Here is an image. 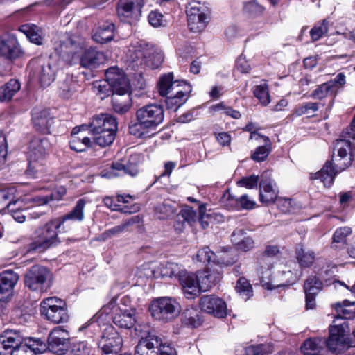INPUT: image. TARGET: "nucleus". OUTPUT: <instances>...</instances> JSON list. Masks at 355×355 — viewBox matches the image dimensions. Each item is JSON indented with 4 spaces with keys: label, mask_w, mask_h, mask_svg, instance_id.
Instances as JSON below:
<instances>
[{
    "label": "nucleus",
    "mask_w": 355,
    "mask_h": 355,
    "mask_svg": "<svg viewBox=\"0 0 355 355\" xmlns=\"http://www.w3.org/2000/svg\"><path fill=\"white\" fill-rule=\"evenodd\" d=\"M105 76L112 86L113 94H129V81L125 75L117 67H112L107 69Z\"/></svg>",
    "instance_id": "16"
},
{
    "label": "nucleus",
    "mask_w": 355,
    "mask_h": 355,
    "mask_svg": "<svg viewBox=\"0 0 355 355\" xmlns=\"http://www.w3.org/2000/svg\"><path fill=\"white\" fill-rule=\"evenodd\" d=\"M172 89L175 90L166 96L165 101L168 109L176 111L187 101L191 88L189 84L183 83V85H174Z\"/></svg>",
    "instance_id": "18"
},
{
    "label": "nucleus",
    "mask_w": 355,
    "mask_h": 355,
    "mask_svg": "<svg viewBox=\"0 0 355 355\" xmlns=\"http://www.w3.org/2000/svg\"><path fill=\"white\" fill-rule=\"evenodd\" d=\"M342 137L334 144L331 161H327L321 170L311 175L312 179L320 180L327 187L332 185L336 174L351 166L353 161L349 139H355V133L343 132Z\"/></svg>",
    "instance_id": "1"
},
{
    "label": "nucleus",
    "mask_w": 355,
    "mask_h": 355,
    "mask_svg": "<svg viewBox=\"0 0 355 355\" xmlns=\"http://www.w3.org/2000/svg\"><path fill=\"white\" fill-rule=\"evenodd\" d=\"M155 214L161 220L167 219L175 214V209L171 204L163 202L155 207Z\"/></svg>",
    "instance_id": "56"
},
{
    "label": "nucleus",
    "mask_w": 355,
    "mask_h": 355,
    "mask_svg": "<svg viewBox=\"0 0 355 355\" xmlns=\"http://www.w3.org/2000/svg\"><path fill=\"white\" fill-rule=\"evenodd\" d=\"M86 205L85 199H79L73 209L62 217L55 218L58 226L64 225L68 221L82 222L84 220V209Z\"/></svg>",
    "instance_id": "30"
},
{
    "label": "nucleus",
    "mask_w": 355,
    "mask_h": 355,
    "mask_svg": "<svg viewBox=\"0 0 355 355\" xmlns=\"http://www.w3.org/2000/svg\"><path fill=\"white\" fill-rule=\"evenodd\" d=\"M254 95L263 106L268 105L270 102L268 87L265 83L256 86Z\"/></svg>",
    "instance_id": "54"
},
{
    "label": "nucleus",
    "mask_w": 355,
    "mask_h": 355,
    "mask_svg": "<svg viewBox=\"0 0 355 355\" xmlns=\"http://www.w3.org/2000/svg\"><path fill=\"white\" fill-rule=\"evenodd\" d=\"M257 272L261 279L262 286L268 290H272L280 286L292 284L298 279L296 275L293 277V272L290 270L281 273V282L275 279L273 280L270 279L271 272L268 267L263 268V266H261L257 269Z\"/></svg>",
    "instance_id": "13"
},
{
    "label": "nucleus",
    "mask_w": 355,
    "mask_h": 355,
    "mask_svg": "<svg viewBox=\"0 0 355 355\" xmlns=\"http://www.w3.org/2000/svg\"><path fill=\"white\" fill-rule=\"evenodd\" d=\"M123 338L112 326L106 327L98 341V347L101 355H114L122 348Z\"/></svg>",
    "instance_id": "10"
},
{
    "label": "nucleus",
    "mask_w": 355,
    "mask_h": 355,
    "mask_svg": "<svg viewBox=\"0 0 355 355\" xmlns=\"http://www.w3.org/2000/svg\"><path fill=\"white\" fill-rule=\"evenodd\" d=\"M22 53L17 38L13 35H6L0 37V55L8 59L15 60Z\"/></svg>",
    "instance_id": "22"
},
{
    "label": "nucleus",
    "mask_w": 355,
    "mask_h": 355,
    "mask_svg": "<svg viewBox=\"0 0 355 355\" xmlns=\"http://www.w3.org/2000/svg\"><path fill=\"white\" fill-rule=\"evenodd\" d=\"M144 0H119L116 6L118 16L122 21L131 23L141 15Z\"/></svg>",
    "instance_id": "12"
},
{
    "label": "nucleus",
    "mask_w": 355,
    "mask_h": 355,
    "mask_svg": "<svg viewBox=\"0 0 355 355\" xmlns=\"http://www.w3.org/2000/svg\"><path fill=\"white\" fill-rule=\"evenodd\" d=\"M207 16L201 17L200 16H193L187 17L188 26L190 30L194 33H198L203 31L207 23Z\"/></svg>",
    "instance_id": "53"
},
{
    "label": "nucleus",
    "mask_w": 355,
    "mask_h": 355,
    "mask_svg": "<svg viewBox=\"0 0 355 355\" xmlns=\"http://www.w3.org/2000/svg\"><path fill=\"white\" fill-rule=\"evenodd\" d=\"M232 243L241 250L248 251L254 247L253 239L247 236L241 229L236 230L232 234Z\"/></svg>",
    "instance_id": "35"
},
{
    "label": "nucleus",
    "mask_w": 355,
    "mask_h": 355,
    "mask_svg": "<svg viewBox=\"0 0 355 355\" xmlns=\"http://www.w3.org/2000/svg\"><path fill=\"white\" fill-rule=\"evenodd\" d=\"M40 311L42 316L54 324L67 322L69 320L66 303L57 297L44 299L40 303Z\"/></svg>",
    "instance_id": "6"
},
{
    "label": "nucleus",
    "mask_w": 355,
    "mask_h": 355,
    "mask_svg": "<svg viewBox=\"0 0 355 355\" xmlns=\"http://www.w3.org/2000/svg\"><path fill=\"white\" fill-rule=\"evenodd\" d=\"M93 136L94 142L101 147H106L112 144L115 139L116 131H94L90 132Z\"/></svg>",
    "instance_id": "42"
},
{
    "label": "nucleus",
    "mask_w": 355,
    "mask_h": 355,
    "mask_svg": "<svg viewBox=\"0 0 355 355\" xmlns=\"http://www.w3.org/2000/svg\"><path fill=\"white\" fill-rule=\"evenodd\" d=\"M164 118V109L160 105L153 103L144 105L136 112V121L129 125V132L142 137L161 124Z\"/></svg>",
    "instance_id": "2"
},
{
    "label": "nucleus",
    "mask_w": 355,
    "mask_h": 355,
    "mask_svg": "<svg viewBox=\"0 0 355 355\" xmlns=\"http://www.w3.org/2000/svg\"><path fill=\"white\" fill-rule=\"evenodd\" d=\"M272 352L268 344L252 345L245 348V355H268Z\"/></svg>",
    "instance_id": "58"
},
{
    "label": "nucleus",
    "mask_w": 355,
    "mask_h": 355,
    "mask_svg": "<svg viewBox=\"0 0 355 355\" xmlns=\"http://www.w3.org/2000/svg\"><path fill=\"white\" fill-rule=\"evenodd\" d=\"M19 31L26 35L29 40L37 45L42 43L40 29L34 24H24L20 26Z\"/></svg>",
    "instance_id": "44"
},
{
    "label": "nucleus",
    "mask_w": 355,
    "mask_h": 355,
    "mask_svg": "<svg viewBox=\"0 0 355 355\" xmlns=\"http://www.w3.org/2000/svg\"><path fill=\"white\" fill-rule=\"evenodd\" d=\"M325 339L320 337L306 339L301 346V351L304 355H315L323 349Z\"/></svg>",
    "instance_id": "38"
},
{
    "label": "nucleus",
    "mask_w": 355,
    "mask_h": 355,
    "mask_svg": "<svg viewBox=\"0 0 355 355\" xmlns=\"http://www.w3.org/2000/svg\"><path fill=\"white\" fill-rule=\"evenodd\" d=\"M236 290L245 300L252 296V287L248 279L240 277L236 282Z\"/></svg>",
    "instance_id": "51"
},
{
    "label": "nucleus",
    "mask_w": 355,
    "mask_h": 355,
    "mask_svg": "<svg viewBox=\"0 0 355 355\" xmlns=\"http://www.w3.org/2000/svg\"><path fill=\"white\" fill-rule=\"evenodd\" d=\"M80 88L77 78L73 75H67L66 78L60 83L59 89L60 95L65 98H70Z\"/></svg>",
    "instance_id": "36"
},
{
    "label": "nucleus",
    "mask_w": 355,
    "mask_h": 355,
    "mask_svg": "<svg viewBox=\"0 0 355 355\" xmlns=\"http://www.w3.org/2000/svg\"><path fill=\"white\" fill-rule=\"evenodd\" d=\"M114 29L113 23L105 22L95 30L92 38L97 43L105 44L114 38Z\"/></svg>",
    "instance_id": "32"
},
{
    "label": "nucleus",
    "mask_w": 355,
    "mask_h": 355,
    "mask_svg": "<svg viewBox=\"0 0 355 355\" xmlns=\"http://www.w3.org/2000/svg\"><path fill=\"white\" fill-rule=\"evenodd\" d=\"M30 350L32 351L33 355L36 354H42L47 349L46 344L40 338H28L24 343Z\"/></svg>",
    "instance_id": "57"
},
{
    "label": "nucleus",
    "mask_w": 355,
    "mask_h": 355,
    "mask_svg": "<svg viewBox=\"0 0 355 355\" xmlns=\"http://www.w3.org/2000/svg\"><path fill=\"white\" fill-rule=\"evenodd\" d=\"M209 12L207 8L201 5L199 2H191L189 4V7L187 10V17L193 16H200L205 17V15H208Z\"/></svg>",
    "instance_id": "59"
},
{
    "label": "nucleus",
    "mask_w": 355,
    "mask_h": 355,
    "mask_svg": "<svg viewBox=\"0 0 355 355\" xmlns=\"http://www.w3.org/2000/svg\"><path fill=\"white\" fill-rule=\"evenodd\" d=\"M92 348L85 342L73 343L71 347L69 355H90Z\"/></svg>",
    "instance_id": "61"
},
{
    "label": "nucleus",
    "mask_w": 355,
    "mask_h": 355,
    "mask_svg": "<svg viewBox=\"0 0 355 355\" xmlns=\"http://www.w3.org/2000/svg\"><path fill=\"white\" fill-rule=\"evenodd\" d=\"M322 283L316 276H309L304 284L306 295V306L312 309L315 306V296L322 290Z\"/></svg>",
    "instance_id": "24"
},
{
    "label": "nucleus",
    "mask_w": 355,
    "mask_h": 355,
    "mask_svg": "<svg viewBox=\"0 0 355 355\" xmlns=\"http://www.w3.org/2000/svg\"><path fill=\"white\" fill-rule=\"evenodd\" d=\"M328 32V22L324 19L317 23L310 31L309 33L313 42L319 40Z\"/></svg>",
    "instance_id": "55"
},
{
    "label": "nucleus",
    "mask_w": 355,
    "mask_h": 355,
    "mask_svg": "<svg viewBox=\"0 0 355 355\" xmlns=\"http://www.w3.org/2000/svg\"><path fill=\"white\" fill-rule=\"evenodd\" d=\"M153 52L147 54V58H145L144 66H146L151 69L158 68L163 62V55L161 52L157 51L152 46Z\"/></svg>",
    "instance_id": "52"
},
{
    "label": "nucleus",
    "mask_w": 355,
    "mask_h": 355,
    "mask_svg": "<svg viewBox=\"0 0 355 355\" xmlns=\"http://www.w3.org/2000/svg\"><path fill=\"white\" fill-rule=\"evenodd\" d=\"M112 106L116 112L119 114L126 113L131 107L130 94H113Z\"/></svg>",
    "instance_id": "40"
},
{
    "label": "nucleus",
    "mask_w": 355,
    "mask_h": 355,
    "mask_svg": "<svg viewBox=\"0 0 355 355\" xmlns=\"http://www.w3.org/2000/svg\"><path fill=\"white\" fill-rule=\"evenodd\" d=\"M138 167L135 163L129 162L127 164L116 162L112 163L108 170L102 172V177L112 178L114 177L128 174L135 176L138 173Z\"/></svg>",
    "instance_id": "26"
},
{
    "label": "nucleus",
    "mask_w": 355,
    "mask_h": 355,
    "mask_svg": "<svg viewBox=\"0 0 355 355\" xmlns=\"http://www.w3.org/2000/svg\"><path fill=\"white\" fill-rule=\"evenodd\" d=\"M352 234V229L349 227L338 228L334 235L331 245V248L337 249L346 243L347 237Z\"/></svg>",
    "instance_id": "47"
},
{
    "label": "nucleus",
    "mask_w": 355,
    "mask_h": 355,
    "mask_svg": "<svg viewBox=\"0 0 355 355\" xmlns=\"http://www.w3.org/2000/svg\"><path fill=\"white\" fill-rule=\"evenodd\" d=\"M184 270L181 269L180 266L175 263L168 262L166 264H162L159 267V272L162 277H178L179 278L180 275Z\"/></svg>",
    "instance_id": "50"
},
{
    "label": "nucleus",
    "mask_w": 355,
    "mask_h": 355,
    "mask_svg": "<svg viewBox=\"0 0 355 355\" xmlns=\"http://www.w3.org/2000/svg\"><path fill=\"white\" fill-rule=\"evenodd\" d=\"M53 275L46 268L33 266L25 275L24 284L33 291L45 292L52 286Z\"/></svg>",
    "instance_id": "7"
},
{
    "label": "nucleus",
    "mask_w": 355,
    "mask_h": 355,
    "mask_svg": "<svg viewBox=\"0 0 355 355\" xmlns=\"http://www.w3.org/2000/svg\"><path fill=\"white\" fill-rule=\"evenodd\" d=\"M334 320V324L329 327V336L325 340V345L328 349L334 353L340 352L343 347V337L349 331L348 323L345 321L338 322Z\"/></svg>",
    "instance_id": "11"
},
{
    "label": "nucleus",
    "mask_w": 355,
    "mask_h": 355,
    "mask_svg": "<svg viewBox=\"0 0 355 355\" xmlns=\"http://www.w3.org/2000/svg\"><path fill=\"white\" fill-rule=\"evenodd\" d=\"M172 348L162 343L155 334L148 333L141 337L135 347V355H173Z\"/></svg>",
    "instance_id": "8"
},
{
    "label": "nucleus",
    "mask_w": 355,
    "mask_h": 355,
    "mask_svg": "<svg viewBox=\"0 0 355 355\" xmlns=\"http://www.w3.org/2000/svg\"><path fill=\"white\" fill-rule=\"evenodd\" d=\"M149 311L152 317L155 320L167 322L179 315L180 306L175 299L169 297H162L151 302Z\"/></svg>",
    "instance_id": "5"
},
{
    "label": "nucleus",
    "mask_w": 355,
    "mask_h": 355,
    "mask_svg": "<svg viewBox=\"0 0 355 355\" xmlns=\"http://www.w3.org/2000/svg\"><path fill=\"white\" fill-rule=\"evenodd\" d=\"M24 342V338L19 331L5 330L0 335V355L11 354L12 349L17 347Z\"/></svg>",
    "instance_id": "23"
},
{
    "label": "nucleus",
    "mask_w": 355,
    "mask_h": 355,
    "mask_svg": "<svg viewBox=\"0 0 355 355\" xmlns=\"http://www.w3.org/2000/svg\"><path fill=\"white\" fill-rule=\"evenodd\" d=\"M182 291L187 298H194L200 293L197 274L184 270L178 278Z\"/></svg>",
    "instance_id": "21"
},
{
    "label": "nucleus",
    "mask_w": 355,
    "mask_h": 355,
    "mask_svg": "<svg viewBox=\"0 0 355 355\" xmlns=\"http://www.w3.org/2000/svg\"><path fill=\"white\" fill-rule=\"evenodd\" d=\"M223 200L229 202L230 206L236 209H252L254 207L256 202L250 198L248 195L244 194L239 198L232 196L227 191L223 196Z\"/></svg>",
    "instance_id": "31"
},
{
    "label": "nucleus",
    "mask_w": 355,
    "mask_h": 355,
    "mask_svg": "<svg viewBox=\"0 0 355 355\" xmlns=\"http://www.w3.org/2000/svg\"><path fill=\"white\" fill-rule=\"evenodd\" d=\"M83 39L79 35L67 33L55 49L65 62L71 63L83 49Z\"/></svg>",
    "instance_id": "9"
},
{
    "label": "nucleus",
    "mask_w": 355,
    "mask_h": 355,
    "mask_svg": "<svg viewBox=\"0 0 355 355\" xmlns=\"http://www.w3.org/2000/svg\"><path fill=\"white\" fill-rule=\"evenodd\" d=\"M182 322L184 324L191 327H199L202 320L198 309L193 307L186 309L182 315Z\"/></svg>",
    "instance_id": "43"
},
{
    "label": "nucleus",
    "mask_w": 355,
    "mask_h": 355,
    "mask_svg": "<svg viewBox=\"0 0 355 355\" xmlns=\"http://www.w3.org/2000/svg\"><path fill=\"white\" fill-rule=\"evenodd\" d=\"M19 280V276L12 270L0 273V293H10Z\"/></svg>",
    "instance_id": "37"
},
{
    "label": "nucleus",
    "mask_w": 355,
    "mask_h": 355,
    "mask_svg": "<svg viewBox=\"0 0 355 355\" xmlns=\"http://www.w3.org/2000/svg\"><path fill=\"white\" fill-rule=\"evenodd\" d=\"M331 88V94L335 95L340 88H343L346 83V77L343 73H338L334 78L328 81Z\"/></svg>",
    "instance_id": "63"
},
{
    "label": "nucleus",
    "mask_w": 355,
    "mask_h": 355,
    "mask_svg": "<svg viewBox=\"0 0 355 355\" xmlns=\"http://www.w3.org/2000/svg\"><path fill=\"white\" fill-rule=\"evenodd\" d=\"M112 309L113 322L119 328L130 329L136 322L135 310L133 309H122L115 306V300L113 299L107 305Z\"/></svg>",
    "instance_id": "15"
},
{
    "label": "nucleus",
    "mask_w": 355,
    "mask_h": 355,
    "mask_svg": "<svg viewBox=\"0 0 355 355\" xmlns=\"http://www.w3.org/2000/svg\"><path fill=\"white\" fill-rule=\"evenodd\" d=\"M33 122L36 130L43 134L50 133L53 118L47 110L35 109L33 111Z\"/></svg>",
    "instance_id": "28"
},
{
    "label": "nucleus",
    "mask_w": 355,
    "mask_h": 355,
    "mask_svg": "<svg viewBox=\"0 0 355 355\" xmlns=\"http://www.w3.org/2000/svg\"><path fill=\"white\" fill-rule=\"evenodd\" d=\"M20 89L18 80L12 79L5 85L0 87V101L6 102L12 99L13 96Z\"/></svg>",
    "instance_id": "41"
},
{
    "label": "nucleus",
    "mask_w": 355,
    "mask_h": 355,
    "mask_svg": "<svg viewBox=\"0 0 355 355\" xmlns=\"http://www.w3.org/2000/svg\"><path fill=\"white\" fill-rule=\"evenodd\" d=\"M59 69L58 60L56 58L50 57L42 64L37 71V78L42 87L49 86L55 79Z\"/></svg>",
    "instance_id": "19"
},
{
    "label": "nucleus",
    "mask_w": 355,
    "mask_h": 355,
    "mask_svg": "<svg viewBox=\"0 0 355 355\" xmlns=\"http://www.w3.org/2000/svg\"><path fill=\"white\" fill-rule=\"evenodd\" d=\"M71 149L76 152H83L91 145V139L80 134V136H73L69 141Z\"/></svg>",
    "instance_id": "48"
},
{
    "label": "nucleus",
    "mask_w": 355,
    "mask_h": 355,
    "mask_svg": "<svg viewBox=\"0 0 355 355\" xmlns=\"http://www.w3.org/2000/svg\"><path fill=\"white\" fill-rule=\"evenodd\" d=\"M215 257V254L209 247H204L200 249L196 254L198 261L203 263L214 262Z\"/></svg>",
    "instance_id": "62"
},
{
    "label": "nucleus",
    "mask_w": 355,
    "mask_h": 355,
    "mask_svg": "<svg viewBox=\"0 0 355 355\" xmlns=\"http://www.w3.org/2000/svg\"><path fill=\"white\" fill-rule=\"evenodd\" d=\"M243 10L245 13L250 15L257 16L263 12V7L259 4L256 1L253 0L245 3Z\"/></svg>",
    "instance_id": "64"
},
{
    "label": "nucleus",
    "mask_w": 355,
    "mask_h": 355,
    "mask_svg": "<svg viewBox=\"0 0 355 355\" xmlns=\"http://www.w3.org/2000/svg\"><path fill=\"white\" fill-rule=\"evenodd\" d=\"M297 259L300 266L309 268L315 261V253L312 251H306L302 247L297 249Z\"/></svg>",
    "instance_id": "49"
},
{
    "label": "nucleus",
    "mask_w": 355,
    "mask_h": 355,
    "mask_svg": "<svg viewBox=\"0 0 355 355\" xmlns=\"http://www.w3.org/2000/svg\"><path fill=\"white\" fill-rule=\"evenodd\" d=\"M94 88L101 99H104L110 94L113 95L112 86L110 84V82L107 81V78H105L104 80L96 83L94 85Z\"/></svg>",
    "instance_id": "60"
},
{
    "label": "nucleus",
    "mask_w": 355,
    "mask_h": 355,
    "mask_svg": "<svg viewBox=\"0 0 355 355\" xmlns=\"http://www.w3.org/2000/svg\"><path fill=\"white\" fill-rule=\"evenodd\" d=\"M263 145L257 147L251 155L252 159L260 162L264 161L271 151V142L267 136H263Z\"/></svg>",
    "instance_id": "45"
},
{
    "label": "nucleus",
    "mask_w": 355,
    "mask_h": 355,
    "mask_svg": "<svg viewBox=\"0 0 355 355\" xmlns=\"http://www.w3.org/2000/svg\"><path fill=\"white\" fill-rule=\"evenodd\" d=\"M136 220L132 218L129 219L121 224L116 225L112 228L105 230L103 232L99 239L101 241H106L113 236H116L123 232L128 227L135 223Z\"/></svg>",
    "instance_id": "46"
},
{
    "label": "nucleus",
    "mask_w": 355,
    "mask_h": 355,
    "mask_svg": "<svg viewBox=\"0 0 355 355\" xmlns=\"http://www.w3.org/2000/svg\"><path fill=\"white\" fill-rule=\"evenodd\" d=\"M50 144L46 138L35 137L29 144L28 150V166L26 171L28 176L37 178L44 171V159Z\"/></svg>",
    "instance_id": "3"
},
{
    "label": "nucleus",
    "mask_w": 355,
    "mask_h": 355,
    "mask_svg": "<svg viewBox=\"0 0 355 355\" xmlns=\"http://www.w3.org/2000/svg\"><path fill=\"white\" fill-rule=\"evenodd\" d=\"M200 292H205L214 286L221 279V275L214 271L205 270L198 272Z\"/></svg>",
    "instance_id": "33"
},
{
    "label": "nucleus",
    "mask_w": 355,
    "mask_h": 355,
    "mask_svg": "<svg viewBox=\"0 0 355 355\" xmlns=\"http://www.w3.org/2000/svg\"><path fill=\"white\" fill-rule=\"evenodd\" d=\"M105 60V55L103 52L90 47L82 53L80 63L84 68L94 69L103 64Z\"/></svg>",
    "instance_id": "25"
},
{
    "label": "nucleus",
    "mask_w": 355,
    "mask_h": 355,
    "mask_svg": "<svg viewBox=\"0 0 355 355\" xmlns=\"http://www.w3.org/2000/svg\"><path fill=\"white\" fill-rule=\"evenodd\" d=\"M275 184L270 178V174L266 171L261 175L259 184V200L262 203L270 204L275 202L277 198V191L275 189Z\"/></svg>",
    "instance_id": "20"
},
{
    "label": "nucleus",
    "mask_w": 355,
    "mask_h": 355,
    "mask_svg": "<svg viewBox=\"0 0 355 355\" xmlns=\"http://www.w3.org/2000/svg\"><path fill=\"white\" fill-rule=\"evenodd\" d=\"M200 306L202 311L223 318L227 315V306L220 298L214 295H204L200 299Z\"/></svg>",
    "instance_id": "17"
},
{
    "label": "nucleus",
    "mask_w": 355,
    "mask_h": 355,
    "mask_svg": "<svg viewBox=\"0 0 355 355\" xmlns=\"http://www.w3.org/2000/svg\"><path fill=\"white\" fill-rule=\"evenodd\" d=\"M47 348L58 355H64L69 347V334L60 327L54 328L48 336Z\"/></svg>",
    "instance_id": "14"
},
{
    "label": "nucleus",
    "mask_w": 355,
    "mask_h": 355,
    "mask_svg": "<svg viewBox=\"0 0 355 355\" xmlns=\"http://www.w3.org/2000/svg\"><path fill=\"white\" fill-rule=\"evenodd\" d=\"M183 83L185 82L173 81V74L172 73L165 74L160 78L159 93L162 96H167L175 90V89H172L174 85H183Z\"/></svg>",
    "instance_id": "39"
},
{
    "label": "nucleus",
    "mask_w": 355,
    "mask_h": 355,
    "mask_svg": "<svg viewBox=\"0 0 355 355\" xmlns=\"http://www.w3.org/2000/svg\"><path fill=\"white\" fill-rule=\"evenodd\" d=\"M58 225V222L54 219L36 229L33 233V241L28 245V251L42 252L59 243L57 230L61 228V226Z\"/></svg>",
    "instance_id": "4"
},
{
    "label": "nucleus",
    "mask_w": 355,
    "mask_h": 355,
    "mask_svg": "<svg viewBox=\"0 0 355 355\" xmlns=\"http://www.w3.org/2000/svg\"><path fill=\"white\" fill-rule=\"evenodd\" d=\"M89 131H116L117 122L114 117L107 114H102L93 117L89 123Z\"/></svg>",
    "instance_id": "27"
},
{
    "label": "nucleus",
    "mask_w": 355,
    "mask_h": 355,
    "mask_svg": "<svg viewBox=\"0 0 355 355\" xmlns=\"http://www.w3.org/2000/svg\"><path fill=\"white\" fill-rule=\"evenodd\" d=\"M150 52H153L152 46L137 43L130 46L127 52V57L131 62L136 63V65L142 66L144 65L145 58H147V54H150Z\"/></svg>",
    "instance_id": "29"
},
{
    "label": "nucleus",
    "mask_w": 355,
    "mask_h": 355,
    "mask_svg": "<svg viewBox=\"0 0 355 355\" xmlns=\"http://www.w3.org/2000/svg\"><path fill=\"white\" fill-rule=\"evenodd\" d=\"M334 308L337 313V317L334 320H338V322H343L348 319L353 318L355 316V304L351 303L345 300L342 303L338 302L334 304Z\"/></svg>",
    "instance_id": "34"
}]
</instances>
